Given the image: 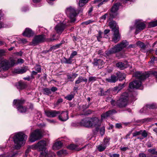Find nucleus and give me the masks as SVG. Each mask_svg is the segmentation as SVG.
Wrapping results in <instances>:
<instances>
[{"label": "nucleus", "mask_w": 157, "mask_h": 157, "mask_svg": "<svg viewBox=\"0 0 157 157\" xmlns=\"http://www.w3.org/2000/svg\"><path fill=\"white\" fill-rule=\"evenodd\" d=\"M142 132V130H141L139 131H136L135 132H133L132 133L133 136L134 137L138 135H139L141 134Z\"/></svg>", "instance_id": "49530a36"}, {"label": "nucleus", "mask_w": 157, "mask_h": 157, "mask_svg": "<svg viewBox=\"0 0 157 157\" xmlns=\"http://www.w3.org/2000/svg\"><path fill=\"white\" fill-rule=\"evenodd\" d=\"M13 73L17 74H20V68L15 69L13 71Z\"/></svg>", "instance_id": "603ef678"}, {"label": "nucleus", "mask_w": 157, "mask_h": 157, "mask_svg": "<svg viewBox=\"0 0 157 157\" xmlns=\"http://www.w3.org/2000/svg\"><path fill=\"white\" fill-rule=\"evenodd\" d=\"M116 111L115 109H112L109 110L105 113L102 114L101 116L102 119L109 116L114 113H116Z\"/></svg>", "instance_id": "412c9836"}, {"label": "nucleus", "mask_w": 157, "mask_h": 157, "mask_svg": "<svg viewBox=\"0 0 157 157\" xmlns=\"http://www.w3.org/2000/svg\"><path fill=\"white\" fill-rule=\"evenodd\" d=\"M93 22V21L91 20H89L86 21H85L82 23V24H84L85 25H87L90 23H92Z\"/></svg>", "instance_id": "864d4df0"}, {"label": "nucleus", "mask_w": 157, "mask_h": 157, "mask_svg": "<svg viewBox=\"0 0 157 157\" xmlns=\"http://www.w3.org/2000/svg\"><path fill=\"white\" fill-rule=\"evenodd\" d=\"M46 37L44 35H40L34 36L32 41V44L35 45L43 42L45 39Z\"/></svg>", "instance_id": "9d476101"}, {"label": "nucleus", "mask_w": 157, "mask_h": 157, "mask_svg": "<svg viewBox=\"0 0 157 157\" xmlns=\"http://www.w3.org/2000/svg\"><path fill=\"white\" fill-rule=\"evenodd\" d=\"M120 5V3H117L114 4L112 6L111 9V13L110 14V16L111 18H114L118 14L117 11Z\"/></svg>", "instance_id": "f8f14e48"}, {"label": "nucleus", "mask_w": 157, "mask_h": 157, "mask_svg": "<svg viewBox=\"0 0 157 157\" xmlns=\"http://www.w3.org/2000/svg\"><path fill=\"white\" fill-rule=\"evenodd\" d=\"M4 53V51L3 50H0V56H3Z\"/></svg>", "instance_id": "774afa93"}, {"label": "nucleus", "mask_w": 157, "mask_h": 157, "mask_svg": "<svg viewBox=\"0 0 157 157\" xmlns=\"http://www.w3.org/2000/svg\"><path fill=\"white\" fill-rule=\"evenodd\" d=\"M118 79L117 76L113 75L111 76L110 78H106V81L109 82L114 83L116 82Z\"/></svg>", "instance_id": "393cba45"}, {"label": "nucleus", "mask_w": 157, "mask_h": 157, "mask_svg": "<svg viewBox=\"0 0 157 157\" xmlns=\"http://www.w3.org/2000/svg\"><path fill=\"white\" fill-rule=\"evenodd\" d=\"M60 115L58 116V118L61 121H64L68 119V113L67 111H60Z\"/></svg>", "instance_id": "2eb2a0df"}, {"label": "nucleus", "mask_w": 157, "mask_h": 157, "mask_svg": "<svg viewBox=\"0 0 157 157\" xmlns=\"http://www.w3.org/2000/svg\"><path fill=\"white\" fill-rule=\"evenodd\" d=\"M83 81L86 82L87 81V79L86 78H84L82 76H80L75 81V84H78Z\"/></svg>", "instance_id": "c85d7f7f"}, {"label": "nucleus", "mask_w": 157, "mask_h": 157, "mask_svg": "<svg viewBox=\"0 0 157 157\" xmlns=\"http://www.w3.org/2000/svg\"><path fill=\"white\" fill-rule=\"evenodd\" d=\"M62 62L63 63L66 64H71L72 61L71 58L70 57L68 59L64 57L62 59Z\"/></svg>", "instance_id": "7c9ffc66"}, {"label": "nucleus", "mask_w": 157, "mask_h": 157, "mask_svg": "<svg viewBox=\"0 0 157 157\" xmlns=\"http://www.w3.org/2000/svg\"><path fill=\"white\" fill-rule=\"evenodd\" d=\"M24 62V60L22 59H19L17 60V62L18 63H23Z\"/></svg>", "instance_id": "680f3d73"}, {"label": "nucleus", "mask_w": 157, "mask_h": 157, "mask_svg": "<svg viewBox=\"0 0 157 157\" xmlns=\"http://www.w3.org/2000/svg\"><path fill=\"white\" fill-rule=\"evenodd\" d=\"M7 147L3 146H1L0 147V149L2 151H4L5 149Z\"/></svg>", "instance_id": "e2e57ef3"}, {"label": "nucleus", "mask_w": 157, "mask_h": 157, "mask_svg": "<svg viewBox=\"0 0 157 157\" xmlns=\"http://www.w3.org/2000/svg\"><path fill=\"white\" fill-rule=\"evenodd\" d=\"M148 73H143L142 72L137 71L133 74V76L135 77L137 80H135L134 82H130L129 85V88L132 89L138 88L141 86V81L146 79L149 77Z\"/></svg>", "instance_id": "f03ea898"}, {"label": "nucleus", "mask_w": 157, "mask_h": 157, "mask_svg": "<svg viewBox=\"0 0 157 157\" xmlns=\"http://www.w3.org/2000/svg\"><path fill=\"white\" fill-rule=\"evenodd\" d=\"M43 94L45 95H49L51 93V89L48 88H45L43 89Z\"/></svg>", "instance_id": "72a5a7b5"}, {"label": "nucleus", "mask_w": 157, "mask_h": 157, "mask_svg": "<svg viewBox=\"0 0 157 157\" xmlns=\"http://www.w3.org/2000/svg\"><path fill=\"white\" fill-rule=\"evenodd\" d=\"M41 137L40 132L39 130L37 129L31 133L29 138V141L31 142H33L40 139Z\"/></svg>", "instance_id": "1a4fd4ad"}, {"label": "nucleus", "mask_w": 157, "mask_h": 157, "mask_svg": "<svg viewBox=\"0 0 157 157\" xmlns=\"http://www.w3.org/2000/svg\"><path fill=\"white\" fill-rule=\"evenodd\" d=\"M89 0H79L78 5L79 7H82L84 6L88 2Z\"/></svg>", "instance_id": "2f4dec72"}, {"label": "nucleus", "mask_w": 157, "mask_h": 157, "mask_svg": "<svg viewBox=\"0 0 157 157\" xmlns=\"http://www.w3.org/2000/svg\"><path fill=\"white\" fill-rule=\"evenodd\" d=\"M98 78L95 77L90 76L89 77L88 79V82H92L97 80Z\"/></svg>", "instance_id": "37998d69"}, {"label": "nucleus", "mask_w": 157, "mask_h": 157, "mask_svg": "<svg viewBox=\"0 0 157 157\" xmlns=\"http://www.w3.org/2000/svg\"><path fill=\"white\" fill-rule=\"evenodd\" d=\"M67 153V151L65 150H60L57 152V154L59 156H61L63 155L66 154Z\"/></svg>", "instance_id": "e433bc0d"}, {"label": "nucleus", "mask_w": 157, "mask_h": 157, "mask_svg": "<svg viewBox=\"0 0 157 157\" xmlns=\"http://www.w3.org/2000/svg\"><path fill=\"white\" fill-rule=\"evenodd\" d=\"M101 123V121L97 117H88L82 120L80 124L86 127L95 128L96 131L98 132Z\"/></svg>", "instance_id": "f257e3e1"}, {"label": "nucleus", "mask_w": 157, "mask_h": 157, "mask_svg": "<svg viewBox=\"0 0 157 157\" xmlns=\"http://www.w3.org/2000/svg\"><path fill=\"white\" fill-rule=\"evenodd\" d=\"M67 16L69 17L71 22H74L75 20V17L77 15L75 8L71 6L67 8L66 10Z\"/></svg>", "instance_id": "6e6552de"}, {"label": "nucleus", "mask_w": 157, "mask_h": 157, "mask_svg": "<svg viewBox=\"0 0 157 157\" xmlns=\"http://www.w3.org/2000/svg\"><path fill=\"white\" fill-rule=\"evenodd\" d=\"M109 157H119L120 155L117 154H113L109 155Z\"/></svg>", "instance_id": "5fc2aeb1"}, {"label": "nucleus", "mask_w": 157, "mask_h": 157, "mask_svg": "<svg viewBox=\"0 0 157 157\" xmlns=\"http://www.w3.org/2000/svg\"><path fill=\"white\" fill-rule=\"evenodd\" d=\"M51 91H52L53 92H55L57 90V88L55 87H53L51 88Z\"/></svg>", "instance_id": "bf43d9fd"}, {"label": "nucleus", "mask_w": 157, "mask_h": 157, "mask_svg": "<svg viewBox=\"0 0 157 157\" xmlns=\"http://www.w3.org/2000/svg\"><path fill=\"white\" fill-rule=\"evenodd\" d=\"M78 74L75 73H73L72 75L69 74H67V79L69 81L72 82L74 79L78 76Z\"/></svg>", "instance_id": "a878e982"}, {"label": "nucleus", "mask_w": 157, "mask_h": 157, "mask_svg": "<svg viewBox=\"0 0 157 157\" xmlns=\"http://www.w3.org/2000/svg\"><path fill=\"white\" fill-rule=\"evenodd\" d=\"M150 27H153L157 26V20L152 21L149 23Z\"/></svg>", "instance_id": "79ce46f5"}, {"label": "nucleus", "mask_w": 157, "mask_h": 157, "mask_svg": "<svg viewBox=\"0 0 157 157\" xmlns=\"http://www.w3.org/2000/svg\"><path fill=\"white\" fill-rule=\"evenodd\" d=\"M108 16V14L107 13H105L104 15L101 16L100 18L101 20H105L106 19L107 17Z\"/></svg>", "instance_id": "4d7b16f0"}, {"label": "nucleus", "mask_w": 157, "mask_h": 157, "mask_svg": "<svg viewBox=\"0 0 157 157\" xmlns=\"http://www.w3.org/2000/svg\"><path fill=\"white\" fill-rule=\"evenodd\" d=\"M15 62L13 59L9 61L6 59L2 61L0 63V71H7L11 67L14 65Z\"/></svg>", "instance_id": "39448f33"}, {"label": "nucleus", "mask_w": 157, "mask_h": 157, "mask_svg": "<svg viewBox=\"0 0 157 157\" xmlns=\"http://www.w3.org/2000/svg\"><path fill=\"white\" fill-rule=\"evenodd\" d=\"M35 69L38 73H40L41 71V67L39 65H36L35 67Z\"/></svg>", "instance_id": "a18cd8bd"}, {"label": "nucleus", "mask_w": 157, "mask_h": 157, "mask_svg": "<svg viewBox=\"0 0 157 157\" xmlns=\"http://www.w3.org/2000/svg\"><path fill=\"white\" fill-rule=\"evenodd\" d=\"M116 127L118 128H122V126L121 124L117 123L116 125Z\"/></svg>", "instance_id": "052dcab7"}, {"label": "nucleus", "mask_w": 157, "mask_h": 157, "mask_svg": "<svg viewBox=\"0 0 157 157\" xmlns=\"http://www.w3.org/2000/svg\"><path fill=\"white\" fill-rule=\"evenodd\" d=\"M116 65L117 67L121 70L124 69L127 67L126 63L118 62L117 63Z\"/></svg>", "instance_id": "bb28decb"}, {"label": "nucleus", "mask_w": 157, "mask_h": 157, "mask_svg": "<svg viewBox=\"0 0 157 157\" xmlns=\"http://www.w3.org/2000/svg\"><path fill=\"white\" fill-rule=\"evenodd\" d=\"M124 83L120 84L118 85L115 88V90L116 91L117 90L118 92L124 87Z\"/></svg>", "instance_id": "f704fd0d"}, {"label": "nucleus", "mask_w": 157, "mask_h": 157, "mask_svg": "<svg viewBox=\"0 0 157 157\" xmlns=\"http://www.w3.org/2000/svg\"><path fill=\"white\" fill-rule=\"evenodd\" d=\"M128 94L127 92L123 93L120 98L117 101V105L119 107H125L128 103Z\"/></svg>", "instance_id": "0eeeda50"}, {"label": "nucleus", "mask_w": 157, "mask_h": 157, "mask_svg": "<svg viewBox=\"0 0 157 157\" xmlns=\"http://www.w3.org/2000/svg\"><path fill=\"white\" fill-rule=\"evenodd\" d=\"M137 44L138 46H139L142 48L144 49L145 48L146 46L141 41H138L137 43Z\"/></svg>", "instance_id": "c03bdc74"}, {"label": "nucleus", "mask_w": 157, "mask_h": 157, "mask_svg": "<svg viewBox=\"0 0 157 157\" xmlns=\"http://www.w3.org/2000/svg\"><path fill=\"white\" fill-rule=\"evenodd\" d=\"M83 113L81 114L82 115H84L85 116H88L90 114H91L92 111L90 110L89 109L88 110H83Z\"/></svg>", "instance_id": "c9c22d12"}, {"label": "nucleus", "mask_w": 157, "mask_h": 157, "mask_svg": "<svg viewBox=\"0 0 157 157\" xmlns=\"http://www.w3.org/2000/svg\"><path fill=\"white\" fill-rule=\"evenodd\" d=\"M46 116L50 117H56L57 115L60 113V111H57L55 110H49L45 111Z\"/></svg>", "instance_id": "4468645a"}, {"label": "nucleus", "mask_w": 157, "mask_h": 157, "mask_svg": "<svg viewBox=\"0 0 157 157\" xmlns=\"http://www.w3.org/2000/svg\"><path fill=\"white\" fill-rule=\"evenodd\" d=\"M25 101L23 100H14L13 104L15 105L18 111L21 113H25L27 108L25 106H23L22 105L24 103Z\"/></svg>", "instance_id": "423d86ee"}, {"label": "nucleus", "mask_w": 157, "mask_h": 157, "mask_svg": "<svg viewBox=\"0 0 157 157\" xmlns=\"http://www.w3.org/2000/svg\"><path fill=\"white\" fill-rule=\"evenodd\" d=\"M46 146V142L44 140H42L39 141L34 146V148L40 151H43L45 149Z\"/></svg>", "instance_id": "9b49d317"}, {"label": "nucleus", "mask_w": 157, "mask_h": 157, "mask_svg": "<svg viewBox=\"0 0 157 157\" xmlns=\"http://www.w3.org/2000/svg\"><path fill=\"white\" fill-rule=\"evenodd\" d=\"M66 25L65 24L61 23L58 24L55 27V29L57 33L60 34L65 28Z\"/></svg>", "instance_id": "f3484780"}, {"label": "nucleus", "mask_w": 157, "mask_h": 157, "mask_svg": "<svg viewBox=\"0 0 157 157\" xmlns=\"http://www.w3.org/2000/svg\"><path fill=\"white\" fill-rule=\"evenodd\" d=\"M63 143L60 141H58L55 143L52 146L53 149L54 150H57L61 148Z\"/></svg>", "instance_id": "b1692460"}, {"label": "nucleus", "mask_w": 157, "mask_h": 157, "mask_svg": "<svg viewBox=\"0 0 157 157\" xmlns=\"http://www.w3.org/2000/svg\"><path fill=\"white\" fill-rule=\"evenodd\" d=\"M88 145V144H86L82 147L79 148L78 147V145H77L76 144H71L67 146V148L71 150L80 151L86 148Z\"/></svg>", "instance_id": "dca6fc26"}, {"label": "nucleus", "mask_w": 157, "mask_h": 157, "mask_svg": "<svg viewBox=\"0 0 157 157\" xmlns=\"http://www.w3.org/2000/svg\"><path fill=\"white\" fill-rule=\"evenodd\" d=\"M139 157H146V156L144 153H142L139 154Z\"/></svg>", "instance_id": "69168bd1"}, {"label": "nucleus", "mask_w": 157, "mask_h": 157, "mask_svg": "<svg viewBox=\"0 0 157 157\" xmlns=\"http://www.w3.org/2000/svg\"><path fill=\"white\" fill-rule=\"evenodd\" d=\"M109 26L112 29V31H115L116 30H118V27L115 21H112L109 23Z\"/></svg>", "instance_id": "5701e85b"}, {"label": "nucleus", "mask_w": 157, "mask_h": 157, "mask_svg": "<svg viewBox=\"0 0 157 157\" xmlns=\"http://www.w3.org/2000/svg\"><path fill=\"white\" fill-rule=\"evenodd\" d=\"M118 76V78H119L120 81H122L125 79V75L124 74H122L119 73Z\"/></svg>", "instance_id": "ea45409f"}, {"label": "nucleus", "mask_w": 157, "mask_h": 157, "mask_svg": "<svg viewBox=\"0 0 157 157\" xmlns=\"http://www.w3.org/2000/svg\"><path fill=\"white\" fill-rule=\"evenodd\" d=\"M25 87V84L22 82H19L17 85V87L20 89H24Z\"/></svg>", "instance_id": "58836bf2"}, {"label": "nucleus", "mask_w": 157, "mask_h": 157, "mask_svg": "<svg viewBox=\"0 0 157 157\" xmlns=\"http://www.w3.org/2000/svg\"><path fill=\"white\" fill-rule=\"evenodd\" d=\"M33 32L31 29L29 28H27L23 33V35L24 36L29 37L33 36Z\"/></svg>", "instance_id": "4be33fe9"}, {"label": "nucleus", "mask_w": 157, "mask_h": 157, "mask_svg": "<svg viewBox=\"0 0 157 157\" xmlns=\"http://www.w3.org/2000/svg\"><path fill=\"white\" fill-rule=\"evenodd\" d=\"M75 142L77 145L79 146H82L85 143V140L82 138H77L75 140Z\"/></svg>", "instance_id": "cd10ccee"}, {"label": "nucleus", "mask_w": 157, "mask_h": 157, "mask_svg": "<svg viewBox=\"0 0 157 157\" xmlns=\"http://www.w3.org/2000/svg\"><path fill=\"white\" fill-rule=\"evenodd\" d=\"M27 137V136L21 132L16 134L13 137L15 149H19L25 143V139H26Z\"/></svg>", "instance_id": "7ed1b4c3"}, {"label": "nucleus", "mask_w": 157, "mask_h": 157, "mask_svg": "<svg viewBox=\"0 0 157 157\" xmlns=\"http://www.w3.org/2000/svg\"><path fill=\"white\" fill-rule=\"evenodd\" d=\"M97 149L99 151L101 152L104 151L106 148V147L102 144H100L97 147Z\"/></svg>", "instance_id": "c756f323"}, {"label": "nucleus", "mask_w": 157, "mask_h": 157, "mask_svg": "<svg viewBox=\"0 0 157 157\" xmlns=\"http://www.w3.org/2000/svg\"><path fill=\"white\" fill-rule=\"evenodd\" d=\"M110 138H105L104 140L103 143V144L105 145L106 147L108 145H109V144Z\"/></svg>", "instance_id": "a19ab883"}, {"label": "nucleus", "mask_w": 157, "mask_h": 157, "mask_svg": "<svg viewBox=\"0 0 157 157\" xmlns=\"http://www.w3.org/2000/svg\"><path fill=\"white\" fill-rule=\"evenodd\" d=\"M77 54V52L76 51H74L71 53L70 57L72 59L74 56L76 55Z\"/></svg>", "instance_id": "6e6d98bb"}, {"label": "nucleus", "mask_w": 157, "mask_h": 157, "mask_svg": "<svg viewBox=\"0 0 157 157\" xmlns=\"http://www.w3.org/2000/svg\"><path fill=\"white\" fill-rule=\"evenodd\" d=\"M40 153V157H49L54 155L53 152L51 151L48 152V150L45 149Z\"/></svg>", "instance_id": "aec40b11"}, {"label": "nucleus", "mask_w": 157, "mask_h": 157, "mask_svg": "<svg viewBox=\"0 0 157 157\" xmlns=\"http://www.w3.org/2000/svg\"><path fill=\"white\" fill-rule=\"evenodd\" d=\"M146 107L150 109H154L157 108V105L154 104H148L147 105Z\"/></svg>", "instance_id": "4c0bfd02"}, {"label": "nucleus", "mask_w": 157, "mask_h": 157, "mask_svg": "<svg viewBox=\"0 0 157 157\" xmlns=\"http://www.w3.org/2000/svg\"><path fill=\"white\" fill-rule=\"evenodd\" d=\"M103 61L101 59H94V60L93 64L94 66H98V68H101L102 65L104 64Z\"/></svg>", "instance_id": "6ab92c4d"}, {"label": "nucleus", "mask_w": 157, "mask_h": 157, "mask_svg": "<svg viewBox=\"0 0 157 157\" xmlns=\"http://www.w3.org/2000/svg\"><path fill=\"white\" fill-rule=\"evenodd\" d=\"M113 37L112 40L116 43L118 42L120 39V35L119 33L118 30H116L113 31Z\"/></svg>", "instance_id": "a211bd4d"}, {"label": "nucleus", "mask_w": 157, "mask_h": 157, "mask_svg": "<svg viewBox=\"0 0 157 157\" xmlns=\"http://www.w3.org/2000/svg\"><path fill=\"white\" fill-rule=\"evenodd\" d=\"M105 131V129L104 126L101 127L100 129V133L101 136H103Z\"/></svg>", "instance_id": "09e8293b"}, {"label": "nucleus", "mask_w": 157, "mask_h": 157, "mask_svg": "<svg viewBox=\"0 0 157 157\" xmlns=\"http://www.w3.org/2000/svg\"><path fill=\"white\" fill-rule=\"evenodd\" d=\"M148 151L152 154L157 155V152L155 151V149H149L148 150Z\"/></svg>", "instance_id": "3c124183"}, {"label": "nucleus", "mask_w": 157, "mask_h": 157, "mask_svg": "<svg viewBox=\"0 0 157 157\" xmlns=\"http://www.w3.org/2000/svg\"><path fill=\"white\" fill-rule=\"evenodd\" d=\"M75 94L72 92L70 93V94L68 95L67 96L65 97V99L69 101L71 100L75 96Z\"/></svg>", "instance_id": "473e14b6"}, {"label": "nucleus", "mask_w": 157, "mask_h": 157, "mask_svg": "<svg viewBox=\"0 0 157 157\" xmlns=\"http://www.w3.org/2000/svg\"><path fill=\"white\" fill-rule=\"evenodd\" d=\"M136 30V34H137L140 31L143 30L146 27L145 24L142 22L137 21L135 24Z\"/></svg>", "instance_id": "ddd939ff"}, {"label": "nucleus", "mask_w": 157, "mask_h": 157, "mask_svg": "<svg viewBox=\"0 0 157 157\" xmlns=\"http://www.w3.org/2000/svg\"><path fill=\"white\" fill-rule=\"evenodd\" d=\"M111 103L112 105L113 106H115L116 104L117 105V102H116L114 100H112L111 101Z\"/></svg>", "instance_id": "13d9d810"}, {"label": "nucleus", "mask_w": 157, "mask_h": 157, "mask_svg": "<svg viewBox=\"0 0 157 157\" xmlns=\"http://www.w3.org/2000/svg\"><path fill=\"white\" fill-rule=\"evenodd\" d=\"M141 134L142 136H143V138H145L147 137V133L145 130H142V132Z\"/></svg>", "instance_id": "8fccbe9b"}, {"label": "nucleus", "mask_w": 157, "mask_h": 157, "mask_svg": "<svg viewBox=\"0 0 157 157\" xmlns=\"http://www.w3.org/2000/svg\"><path fill=\"white\" fill-rule=\"evenodd\" d=\"M28 70L27 67H24L20 69V74H22Z\"/></svg>", "instance_id": "de8ad7c7"}, {"label": "nucleus", "mask_w": 157, "mask_h": 157, "mask_svg": "<svg viewBox=\"0 0 157 157\" xmlns=\"http://www.w3.org/2000/svg\"><path fill=\"white\" fill-rule=\"evenodd\" d=\"M63 99L61 98H60V99H59L57 102H56V104H57V105H58L59 103H61V102H63Z\"/></svg>", "instance_id": "0e129e2a"}, {"label": "nucleus", "mask_w": 157, "mask_h": 157, "mask_svg": "<svg viewBox=\"0 0 157 157\" xmlns=\"http://www.w3.org/2000/svg\"><path fill=\"white\" fill-rule=\"evenodd\" d=\"M109 32H110V30L109 29H105V30L104 32V34L106 35V34H107V33H108Z\"/></svg>", "instance_id": "338daca9"}, {"label": "nucleus", "mask_w": 157, "mask_h": 157, "mask_svg": "<svg viewBox=\"0 0 157 157\" xmlns=\"http://www.w3.org/2000/svg\"><path fill=\"white\" fill-rule=\"evenodd\" d=\"M128 45V43L127 41L123 40L121 43L116 45L109 50L106 51L105 54L107 56H109L114 53L121 51Z\"/></svg>", "instance_id": "20e7f679"}]
</instances>
